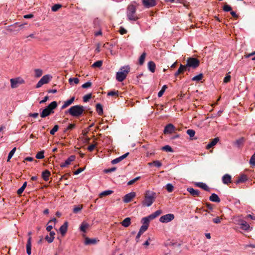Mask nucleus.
Here are the masks:
<instances>
[{
    "mask_svg": "<svg viewBox=\"0 0 255 255\" xmlns=\"http://www.w3.org/2000/svg\"><path fill=\"white\" fill-rule=\"evenodd\" d=\"M121 161H122L121 158H120V157H119L113 159V160H112L111 163L113 164H117V163H119V162H120Z\"/></svg>",
    "mask_w": 255,
    "mask_h": 255,
    "instance_id": "bf43d9fd",
    "label": "nucleus"
},
{
    "mask_svg": "<svg viewBox=\"0 0 255 255\" xmlns=\"http://www.w3.org/2000/svg\"><path fill=\"white\" fill-rule=\"evenodd\" d=\"M209 199L210 201H211L212 202H217V203H219L221 201L219 197V196H218V195L215 193L212 194V195H211V196L209 198Z\"/></svg>",
    "mask_w": 255,
    "mask_h": 255,
    "instance_id": "412c9836",
    "label": "nucleus"
},
{
    "mask_svg": "<svg viewBox=\"0 0 255 255\" xmlns=\"http://www.w3.org/2000/svg\"><path fill=\"white\" fill-rule=\"evenodd\" d=\"M83 170H84V169H83V168H78L77 170H76L74 172V174H75V175L79 174V173H80L81 172H82Z\"/></svg>",
    "mask_w": 255,
    "mask_h": 255,
    "instance_id": "338daca9",
    "label": "nucleus"
},
{
    "mask_svg": "<svg viewBox=\"0 0 255 255\" xmlns=\"http://www.w3.org/2000/svg\"><path fill=\"white\" fill-rule=\"evenodd\" d=\"M162 149L167 152H173V149L169 145H165L162 147Z\"/></svg>",
    "mask_w": 255,
    "mask_h": 255,
    "instance_id": "a18cd8bd",
    "label": "nucleus"
},
{
    "mask_svg": "<svg viewBox=\"0 0 255 255\" xmlns=\"http://www.w3.org/2000/svg\"><path fill=\"white\" fill-rule=\"evenodd\" d=\"M203 78V75L202 73L199 74L198 75H196L193 77L192 78V80L193 81L199 82Z\"/></svg>",
    "mask_w": 255,
    "mask_h": 255,
    "instance_id": "72a5a7b5",
    "label": "nucleus"
},
{
    "mask_svg": "<svg viewBox=\"0 0 255 255\" xmlns=\"http://www.w3.org/2000/svg\"><path fill=\"white\" fill-rule=\"evenodd\" d=\"M102 65V61L101 60L97 61L94 62L92 66V67H100Z\"/></svg>",
    "mask_w": 255,
    "mask_h": 255,
    "instance_id": "49530a36",
    "label": "nucleus"
},
{
    "mask_svg": "<svg viewBox=\"0 0 255 255\" xmlns=\"http://www.w3.org/2000/svg\"><path fill=\"white\" fill-rule=\"evenodd\" d=\"M68 227V223L65 222L59 229V231L62 236H64L67 232Z\"/></svg>",
    "mask_w": 255,
    "mask_h": 255,
    "instance_id": "f3484780",
    "label": "nucleus"
},
{
    "mask_svg": "<svg viewBox=\"0 0 255 255\" xmlns=\"http://www.w3.org/2000/svg\"><path fill=\"white\" fill-rule=\"evenodd\" d=\"M55 235V233L54 232H50L49 233V236H46L45 239L48 243H51L54 240Z\"/></svg>",
    "mask_w": 255,
    "mask_h": 255,
    "instance_id": "a211bd4d",
    "label": "nucleus"
},
{
    "mask_svg": "<svg viewBox=\"0 0 255 255\" xmlns=\"http://www.w3.org/2000/svg\"><path fill=\"white\" fill-rule=\"evenodd\" d=\"M10 86L12 89H14L18 87L20 84H23L24 81L21 77H17L10 79Z\"/></svg>",
    "mask_w": 255,
    "mask_h": 255,
    "instance_id": "6e6552de",
    "label": "nucleus"
},
{
    "mask_svg": "<svg viewBox=\"0 0 255 255\" xmlns=\"http://www.w3.org/2000/svg\"><path fill=\"white\" fill-rule=\"evenodd\" d=\"M75 159V156L74 155H71L69 156L66 160L65 161L61 164L60 167L62 168H64L67 165L70 164L71 162L73 161H74Z\"/></svg>",
    "mask_w": 255,
    "mask_h": 255,
    "instance_id": "ddd939ff",
    "label": "nucleus"
},
{
    "mask_svg": "<svg viewBox=\"0 0 255 255\" xmlns=\"http://www.w3.org/2000/svg\"><path fill=\"white\" fill-rule=\"evenodd\" d=\"M200 61L198 59L193 57L189 58L187 60V64L184 65L185 67H191L193 69H196L199 66Z\"/></svg>",
    "mask_w": 255,
    "mask_h": 255,
    "instance_id": "0eeeda50",
    "label": "nucleus"
},
{
    "mask_svg": "<svg viewBox=\"0 0 255 255\" xmlns=\"http://www.w3.org/2000/svg\"><path fill=\"white\" fill-rule=\"evenodd\" d=\"M245 142V138L244 137L240 138L237 139L235 142L234 145L237 147H240L241 145H242Z\"/></svg>",
    "mask_w": 255,
    "mask_h": 255,
    "instance_id": "a878e982",
    "label": "nucleus"
},
{
    "mask_svg": "<svg viewBox=\"0 0 255 255\" xmlns=\"http://www.w3.org/2000/svg\"><path fill=\"white\" fill-rule=\"evenodd\" d=\"M195 185L197 187L201 188L206 191H209V188L208 187V186L205 183H204L203 182H196L195 183Z\"/></svg>",
    "mask_w": 255,
    "mask_h": 255,
    "instance_id": "b1692460",
    "label": "nucleus"
},
{
    "mask_svg": "<svg viewBox=\"0 0 255 255\" xmlns=\"http://www.w3.org/2000/svg\"><path fill=\"white\" fill-rule=\"evenodd\" d=\"M142 4L146 8L154 6L156 4V0H142Z\"/></svg>",
    "mask_w": 255,
    "mask_h": 255,
    "instance_id": "9d476101",
    "label": "nucleus"
},
{
    "mask_svg": "<svg viewBox=\"0 0 255 255\" xmlns=\"http://www.w3.org/2000/svg\"><path fill=\"white\" fill-rule=\"evenodd\" d=\"M250 163L253 166H255V151L254 154L251 157L250 160Z\"/></svg>",
    "mask_w": 255,
    "mask_h": 255,
    "instance_id": "864d4df0",
    "label": "nucleus"
},
{
    "mask_svg": "<svg viewBox=\"0 0 255 255\" xmlns=\"http://www.w3.org/2000/svg\"><path fill=\"white\" fill-rule=\"evenodd\" d=\"M69 83L70 85H73V84H77L79 83V79L77 78H70L69 79Z\"/></svg>",
    "mask_w": 255,
    "mask_h": 255,
    "instance_id": "e433bc0d",
    "label": "nucleus"
},
{
    "mask_svg": "<svg viewBox=\"0 0 255 255\" xmlns=\"http://www.w3.org/2000/svg\"><path fill=\"white\" fill-rule=\"evenodd\" d=\"M57 104L55 101L52 102L48 106L44 109L40 113V117L45 118L51 114L54 113V110L57 107Z\"/></svg>",
    "mask_w": 255,
    "mask_h": 255,
    "instance_id": "7ed1b4c3",
    "label": "nucleus"
},
{
    "mask_svg": "<svg viewBox=\"0 0 255 255\" xmlns=\"http://www.w3.org/2000/svg\"><path fill=\"white\" fill-rule=\"evenodd\" d=\"M43 85H44L43 82H42L40 80L38 81L36 85V88H39L41 87Z\"/></svg>",
    "mask_w": 255,
    "mask_h": 255,
    "instance_id": "69168bd1",
    "label": "nucleus"
},
{
    "mask_svg": "<svg viewBox=\"0 0 255 255\" xmlns=\"http://www.w3.org/2000/svg\"><path fill=\"white\" fill-rule=\"evenodd\" d=\"M136 194L134 192H131L127 194L123 198V201L125 203H128L135 196Z\"/></svg>",
    "mask_w": 255,
    "mask_h": 255,
    "instance_id": "9b49d317",
    "label": "nucleus"
},
{
    "mask_svg": "<svg viewBox=\"0 0 255 255\" xmlns=\"http://www.w3.org/2000/svg\"><path fill=\"white\" fill-rule=\"evenodd\" d=\"M187 190L193 196L197 197L200 195V191L198 190H195L193 188H188Z\"/></svg>",
    "mask_w": 255,
    "mask_h": 255,
    "instance_id": "6ab92c4d",
    "label": "nucleus"
},
{
    "mask_svg": "<svg viewBox=\"0 0 255 255\" xmlns=\"http://www.w3.org/2000/svg\"><path fill=\"white\" fill-rule=\"evenodd\" d=\"M156 199V193L153 191L147 190L144 195V199L143 200L142 205L146 207L150 206Z\"/></svg>",
    "mask_w": 255,
    "mask_h": 255,
    "instance_id": "f257e3e1",
    "label": "nucleus"
},
{
    "mask_svg": "<svg viewBox=\"0 0 255 255\" xmlns=\"http://www.w3.org/2000/svg\"><path fill=\"white\" fill-rule=\"evenodd\" d=\"M16 151V147H14L8 153V157H7V161H9L10 159L11 158V157L13 156L14 153H15Z\"/></svg>",
    "mask_w": 255,
    "mask_h": 255,
    "instance_id": "a19ab883",
    "label": "nucleus"
},
{
    "mask_svg": "<svg viewBox=\"0 0 255 255\" xmlns=\"http://www.w3.org/2000/svg\"><path fill=\"white\" fill-rule=\"evenodd\" d=\"M175 130V127L171 124H168L164 129V133L165 134L167 133H172Z\"/></svg>",
    "mask_w": 255,
    "mask_h": 255,
    "instance_id": "f8f14e48",
    "label": "nucleus"
},
{
    "mask_svg": "<svg viewBox=\"0 0 255 255\" xmlns=\"http://www.w3.org/2000/svg\"><path fill=\"white\" fill-rule=\"evenodd\" d=\"M140 178V176H138V177H137L130 181H129L127 184L128 185H131L132 184H133V183H134L136 181L138 180Z\"/></svg>",
    "mask_w": 255,
    "mask_h": 255,
    "instance_id": "09e8293b",
    "label": "nucleus"
},
{
    "mask_svg": "<svg viewBox=\"0 0 255 255\" xmlns=\"http://www.w3.org/2000/svg\"><path fill=\"white\" fill-rule=\"evenodd\" d=\"M88 227H89L88 224H87L85 222H83L80 226V229L82 232H85L86 229L88 228Z\"/></svg>",
    "mask_w": 255,
    "mask_h": 255,
    "instance_id": "c9c22d12",
    "label": "nucleus"
},
{
    "mask_svg": "<svg viewBox=\"0 0 255 255\" xmlns=\"http://www.w3.org/2000/svg\"><path fill=\"white\" fill-rule=\"evenodd\" d=\"M61 7V5L60 4H55L54 5H53L51 7V10L52 11H57Z\"/></svg>",
    "mask_w": 255,
    "mask_h": 255,
    "instance_id": "37998d69",
    "label": "nucleus"
},
{
    "mask_svg": "<svg viewBox=\"0 0 255 255\" xmlns=\"http://www.w3.org/2000/svg\"><path fill=\"white\" fill-rule=\"evenodd\" d=\"M52 77L49 75H45L43 76L40 79L44 84L48 83Z\"/></svg>",
    "mask_w": 255,
    "mask_h": 255,
    "instance_id": "bb28decb",
    "label": "nucleus"
},
{
    "mask_svg": "<svg viewBox=\"0 0 255 255\" xmlns=\"http://www.w3.org/2000/svg\"><path fill=\"white\" fill-rule=\"evenodd\" d=\"M35 72V77H40L42 74V71L39 69H36L34 70Z\"/></svg>",
    "mask_w": 255,
    "mask_h": 255,
    "instance_id": "79ce46f5",
    "label": "nucleus"
},
{
    "mask_svg": "<svg viewBox=\"0 0 255 255\" xmlns=\"http://www.w3.org/2000/svg\"><path fill=\"white\" fill-rule=\"evenodd\" d=\"M146 56V53L143 52L139 58V64L141 65L143 64Z\"/></svg>",
    "mask_w": 255,
    "mask_h": 255,
    "instance_id": "4c0bfd02",
    "label": "nucleus"
},
{
    "mask_svg": "<svg viewBox=\"0 0 255 255\" xmlns=\"http://www.w3.org/2000/svg\"><path fill=\"white\" fill-rule=\"evenodd\" d=\"M50 174V172L48 170H45L42 173V177L45 181H47L48 180L49 176Z\"/></svg>",
    "mask_w": 255,
    "mask_h": 255,
    "instance_id": "c756f323",
    "label": "nucleus"
},
{
    "mask_svg": "<svg viewBox=\"0 0 255 255\" xmlns=\"http://www.w3.org/2000/svg\"><path fill=\"white\" fill-rule=\"evenodd\" d=\"M120 33L121 34H124L125 33H127V31L126 29H125L124 27H120Z\"/></svg>",
    "mask_w": 255,
    "mask_h": 255,
    "instance_id": "0e129e2a",
    "label": "nucleus"
},
{
    "mask_svg": "<svg viewBox=\"0 0 255 255\" xmlns=\"http://www.w3.org/2000/svg\"><path fill=\"white\" fill-rule=\"evenodd\" d=\"M83 208L82 205H78L76 206H75L73 209V212L74 213L76 214L78 212H80Z\"/></svg>",
    "mask_w": 255,
    "mask_h": 255,
    "instance_id": "ea45409f",
    "label": "nucleus"
},
{
    "mask_svg": "<svg viewBox=\"0 0 255 255\" xmlns=\"http://www.w3.org/2000/svg\"><path fill=\"white\" fill-rule=\"evenodd\" d=\"M174 219V215L173 214L169 213L165 215L162 216L160 219L159 221L161 223H167L171 222Z\"/></svg>",
    "mask_w": 255,
    "mask_h": 255,
    "instance_id": "1a4fd4ad",
    "label": "nucleus"
},
{
    "mask_svg": "<svg viewBox=\"0 0 255 255\" xmlns=\"http://www.w3.org/2000/svg\"><path fill=\"white\" fill-rule=\"evenodd\" d=\"M97 242V241L95 239H90L86 238L85 241V245L95 244Z\"/></svg>",
    "mask_w": 255,
    "mask_h": 255,
    "instance_id": "2f4dec72",
    "label": "nucleus"
},
{
    "mask_svg": "<svg viewBox=\"0 0 255 255\" xmlns=\"http://www.w3.org/2000/svg\"><path fill=\"white\" fill-rule=\"evenodd\" d=\"M44 152L40 151L37 153L36 155V158L37 159H42L44 158Z\"/></svg>",
    "mask_w": 255,
    "mask_h": 255,
    "instance_id": "5fc2aeb1",
    "label": "nucleus"
},
{
    "mask_svg": "<svg viewBox=\"0 0 255 255\" xmlns=\"http://www.w3.org/2000/svg\"><path fill=\"white\" fill-rule=\"evenodd\" d=\"M248 177L246 175L242 174L239 177L238 179L236 181L237 184H239L240 183H243L247 181Z\"/></svg>",
    "mask_w": 255,
    "mask_h": 255,
    "instance_id": "5701e85b",
    "label": "nucleus"
},
{
    "mask_svg": "<svg viewBox=\"0 0 255 255\" xmlns=\"http://www.w3.org/2000/svg\"><path fill=\"white\" fill-rule=\"evenodd\" d=\"M248 218H250L252 220H255V216H253L251 214H249V215H248L245 218V219L246 220H247Z\"/></svg>",
    "mask_w": 255,
    "mask_h": 255,
    "instance_id": "774afa93",
    "label": "nucleus"
},
{
    "mask_svg": "<svg viewBox=\"0 0 255 255\" xmlns=\"http://www.w3.org/2000/svg\"><path fill=\"white\" fill-rule=\"evenodd\" d=\"M162 213V211L161 210H158L156 211L150 215V218L152 219L153 220L154 219L156 218L157 217L159 216Z\"/></svg>",
    "mask_w": 255,
    "mask_h": 255,
    "instance_id": "7c9ffc66",
    "label": "nucleus"
},
{
    "mask_svg": "<svg viewBox=\"0 0 255 255\" xmlns=\"http://www.w3.org/2000/svg\"><path fill=\"white\" fill-rule=\"evenodd\" d=\"M152 219L150 218V215L144 217L141 219V223L144 225H146L148 227L150 221L152 220Z\"/></svg>",
    "mask_w": 255,
    "mask_h": 255,
    "instance_id": "4be33fe9",
    "label": "nucleus"
},
{
    "mask_svg": "<svg viewBox=\"0 0 255 255\" xmlns=\"http://www.w3.org/2000/svg\"><path fill=\"white\" fill-rule=\"evenodd\" d=\"M219 141V137H216L215 138H214L211 142H210V143H209L207 146H206V148L209 149H210V148L212 147L213 146H214V145H215L217 142Z\"/></svg>",
    "mask_w": 255,
    "mask_h": 255,
    "instance_id": "aec40b11",
    "label": "nucleus"
},
{
    "mask_svg": "<svg viewBox=\"0 0 255 255\" xmlns=\"http://www.w3.org/2000/svg\"><path fill=\"white\" fill-rule=\"evenodd\" d=\"M148 227H147V226H146V225H142L141 226V227L140 228L139 231L138 232L143 234L144 232H145L147 230Z\"/></svg>",
    "mask_w": 255,
    "mask_h": 255,
    "instance_id": "603ef678",
    "label": "nucleus"
},
{
    "mask_svg": "<svg viewBox=\"0 0 255 255\" xmlns=\"http://www.w3.org/2000/svg\"><path fill=\"white\" fill-rule=\"evenodd\" d=\"M166 188L169 192H171L173 190L174 187L172 184L168 183L166 185Z\"/></svg>",
    "mask_w": 255,
    "mask_h": 255,
    "instance_id": "de8ad7c7",
    "label": "nucleus"
},
{
    "mask_svg": "<svg viewBox=\"0 0 255 255\" xmlns=\"http://www.w3.org/2000/svg\"><path fill=\"white\" fill-rule=\"evenodd\" d=\"M136 7L133 4L128 6L127 11L128 19L129 21H136L138 17L135 14Z\"/></svg>",
    "mask_w": 255,
    "mask_h": 255,
    "instance_id": "20e7f679",
    "label": "nucleus"
},
{
    "mask_svg": "<svg viewBox=\"0 0 255 255\" xmlns=\"http://www.w3.org/2000/svg\"><path fill=\"white\" fill-rule=\"evenodd\" d=\"M237 224L240 226V228L244 231H249L252 230V228L250 227L245 220L242 219L240 217H238V219L236 220Z\"/></svg>",
    "mask_w": 255,
    "mask_h": 255,
    "instance_id": "423d86ee",
    "label": "nucleus"
},
{
    "mask_svg": "<svg viewBox=\"0 0 255 255\" xmlns=\"http://www.w3.org/2000/svg\"><path fill=\"white\" fill-rule=\"evenodd\" d=\"M74 100H75V97H72L70 99L65 101L64 102L63 105L62 106L61 109L62 110L65 109L66 108H67V107H68L69 106L71 105L73 103Z\"/></svg>",
    "mask_w": 255,
    "mask_h": 255,
    "instance_id": "4468645a",
    "label": "nucleus"
},
{
    "mask_svg": "<svg viewBox=\"0 0 255 255\" xmlns=\"http://www.w3.org/2000/svg\"><path fill=\"white\" fill-rule=\"evenodd\" d=\"M122 225L125 227H128L130 224V218L127 217L121 223Z\"/></svg>",
    "mask_w": 255,
    "mask_h": 255,
    "instance_id": "c85d7f7f",
    "label": "nucleus"
},
{
    "mask_svg": "<svg viewBox=\"0 0 255 255\" xmlns=\"http://www.w3.org/2000/svg\"><path fill=\"white\" fill-rule=\"evenodd\" d=\"M155 64L153 61H149L148 63V68L149 70L152 73H153L155 72Z\"/></svg>",
    "mask_w": 255,
    "mask_h": 255,
    "instance_id": "393cba45",
    "label": "nucleus"
},
{
    "mask_svg": "<svg viewBox=\"0 0 255 255\" xmlns=\"http://www.w3.org/2000/svg\"><path fill=\"white\" fill-rule=\"evenodd\" d=\"M187 133L190 136V137H193L195 134V131L193 129H188Z\"/></svg>",
    "mask_w": 255,
    "mask_h": 255,
    "instance_id": "8fccbe9b",
    "label": "nucleus"
},
{
    "mask_svg": "<svg viewBox=\"0 0 255 255\" xmlns=\"http://www.w3.org/2000/svg\"><path fill=\"white\" fill-rule=\"evenodd\" d=\"M92 85V83L91 82H87L82 85V88L86 89L90 88Z\"/></svg>",
    "mask_w": 255,
    "mask_h": 255,
    "instance_id": "6e6d98bb",
    "label": "nucleus"
},
{
    "mask_svg": "<svg viewBox=\"0 0 255 255\" xmlns=\"http://www.w3.org/2000/svg\"><path fill=\"white\" fill-rule=\"evenodd\" d=\"M91 97H92L91 94H88L85 95L83 97V101L84 102H87L91 98Z\"/></svg>",
    "mask_w": 255,
    "mask_h": 255,
    "instance_id": "c03bdc74",
    "label": "nucleus"
},
{
    "mask_svg": "<svg viewBox=\"0 0 255 255\" xmlns=\"http://www.w3.org/2000/svg\"><path fill=\"white\" fill-rule=\"evenodd\" d=\"M59 127L58 125H55L53 128L50 131V133L52 135L55 134V133L58 130Z\"/></svg>",
    "mask_w": 255,
    "mask_h": 255,
    "instance_id": "3c124183",
    "label": "nucleus"
},
{
    "mask_svg": "<svg viewBox=\"0 0 255 255\" xmlns=\"http://www.w3.org/2000/svg\"><path fill=\"white\" fill-rule=\"evenodd\" d=\"M223 9L225 11H230L232 10V7L229 5L226 4L224 5Z\"/></svg>",
    "mask_w": 255,
    "mask_h": 255,
    "instance_id": "13d9d810",
    "label": "nucleus"
},
{
    "mask_svg": "<svg viewBox=\"0 0 255 255\" xmlns=\"http://www.w3.org/2000/svg\"><path fill=\"white\" fill-rule=\"evenodd\" d=\"M118 91H111L108 93V96H118Z\"/></svg>",
    "mask_w": 255,
    "mask_h": 255,
    "instance_id": "680f3d73",
    "label": "nucleus"
},
{
    "mask_svg": "<svg viewBox=\"0 0 255 255\" xmlns=\"http://www.w3.org/2000/svg\"><path fill=\"white\" fill-rule=\"evenodd\" d=\"M116 170V167H112V168H111L105 169L104 171L105 173H110V172H114Z\"/></svg>",
    "mask_w": 255,
    "mask_h": 255,
    "instance_id": "052dcab7",
    "label": "nucleus"
},
{
    "mask_svg": "<svg viewBox=\"0 0 255 255\" xmlns=\"http://www.w3.org/2000/svg\"><path fill=\"white\" fill-rule=\"evenodd\" d=\"M187 69V67L181 64L179 69L177 71V72L175 73V76H177L181 73H182L184 71H185Z\"/></svg>",
    "mask_w": 255,
    "mask_h": 255,
    "instance_id": "cd10ccee",
    "label": "nucleus"
},
{
    "mask_svg": "<svg viewBox=\"0 0 255 255\" xmlns=\"http://www.w3.org/2000/svg\"><path fill=\"white\" fill-rule=\"evenodd\" d=\"M96 111L99 115H101L103 113V107L100 104H97L96 106Z\"/></svg>",
    "mask_w": 255,
    "mask_h": 255,
    "instance_id": "473e14b6",
    "label": "nucleus"
},
{
    "mask_svg": "<svg viewBox=\"0 0 255 255\" xmlns=\"http://www.w3.org/2000/svg\"><path fill=\"white\" fill-rule=\"evenodd\" d=\"M129 69L130 68L128 66L122 67L120 69V71L118 72L116 74L117 80L119 82L123 81L127 77Z\"/></svg>",
    "mask_w": 255,
    "mask_h": 255,
    "instance_id": "39448f33",
    "label": "nucleus"
},
{
    "mask_svg": "<svg viewBox=\"0 0 255 255\" xmlns=\"http://www.w3.org/2000/svg\"><path fill=\"white\" fill-rule=\"evenodd\" d=\"M113 192V191L111 190H106L102 192L100 194L99 196L100 197H102L103 196H108L109 195H111Z\"/></svg>",
    "mask_w": 255,
    "mask_h": 255,
    "instance_id": "f704fd0d",
    "label": "nucleus"
},
{
    "mask_svg": "<svg viewBox=\"0 0 255 255\" xmlns=\"http://www.w3.org/2000/svg\"><path fill=\"white\" fill-rule=\"evenodd\" d=\"M154 165L157 167H160L162 165V163L158 160H155L153 162Z\"/></svg>",
    "mask_w": 255,
    "mask_h": 255,
    "instance_id": "e2e57ef3",
    "label": "nucleus"
},
{
    "mask_svg": "<svg viewBox=\"0 0 255 255\" xmlns=\"http://www.w3.org/2000/svg\"><path fill=\"white\" fill-rule=\"evenodd\" d=\"M222 182L225 184H228L231 182V176L228 174L224 175L222 177Z\"/></svg>",
    "mask_w": 255,
    "mask_h": 255,
    "instance_id": "dca6fc26",
    "label": "nucleus"
},
{
    "mask_svg": "<svg viewBox=\"0 0 255 255\" xmlns=\"http://www.w3.org/2000/svg\"><path fill=\"white\" fill-rule=\"evenodd\" d=\"M84 110L83 106L75 105L72 106L68 111H65V114L69 113L72 117H78L83 114Z\"/></svg>",
    "mask_w": 255,
    "mask_h": 255,
    "instance_id": "f03ea898",
    "label": "nucleus"
},
{
    "mask_svg": "<svg viewBox=\"0 0 255 255\" xmlns=\"http://www.w3.org/2000/svg\"><path fill=\"white\" fill-rule=\"evenodd\" d=\"M26 185H27V182H25L23 184L22 186L19 189H18V190L17 191V193L18 195H20L23 192L24 189L26 187Z\"/></svg>",
    "mask_w": 255,
    "mask_h": 255,
    "instance_id": "58836bf2",
    "label": "nucleus"
},
{
    "mask_svg": "<svg viewBox=\"0 0 255 255\" xmlns=\"http://www.w3.org/2000/svg\"><path fill=\"white\" fill-rule=\"evenodd\" d=\"M230 72H229L224 79V83H228L231 80V76L230 75Z\"/></svg>",
    "mask_w": 255,
    "mask_h": 255,
    "instance_id": "4d7b16f0",
    "label": "nucleus"
},
{
    "mask_svg": "<svg viewBox=\"0 0 255 255\" xmlns=\"http://www.w3.org/2000/svg\"><path fill=\"white\" fill-rule=\"evenodd\" d=\"M26 253L28 255H30L31 254V237H28L27 240V244L26 245Z\"/></svg>",
    "mask_w": 255,
    "mask_h": 255,
    "instance_id": "2eb2a0df",
    "label": "nucleus"
}]
</instances>
